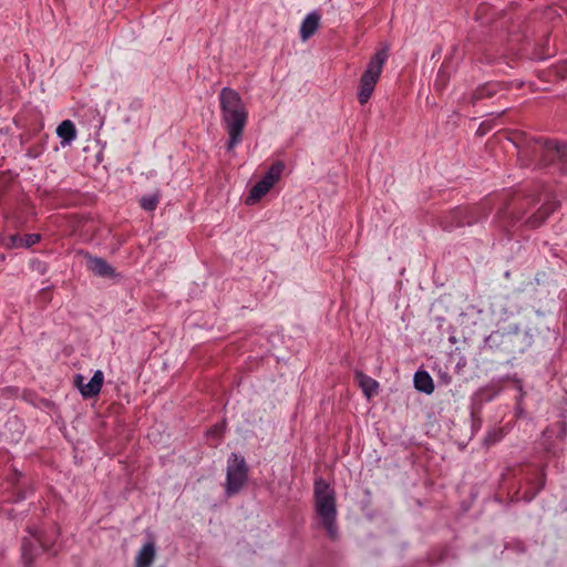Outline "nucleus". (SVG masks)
<instances>
[{
    "mask_svg": "<svg viewBox=\"0 0 567 567\" xmlns=\"http://www.w3.org/2000/svg\"><path fill=\"white\" fill-rule=\"evenodd\" d=\"M155 558V547L153 543L145 544L136 557L137 567H150Z\"/></svg>",
    "mask_w": 567,
    "mask_h": 567,
    "instance_id": "19",
    "label": "nucleus"
},
{
    "mask_svg": "<svg viewBox=\"0 0 567 567\" xmlns=\"http://www.w3.org/2000/svg\"><path fill=\"white\" fill-rule=\"evenodd\" d=\"M261 182H266L269 184V187L272 188V186L277 183L274 177L268 176L265 174V176L260 179Z\"/></svg>",
    "mask_w": 567,
    "mask_h": 567,
    "instance_id": "28",
    "label": "nucleus"
},
{
    "mask_svg": "<svg viewBox=\"0 0 567 567\" xmlns=\"http://www.w3.org/2000/svg\"><path fill=\"white\" fill-rule=\"evenodd\" d=\"M315 508L322 528L331 539H336L338 535L336 495L330 485L321 478L315 482Z\"/></svg>",
    "mask_w": 567,
    "mask_h": 567,
    "instance_id": "2",
    "label": "nucleus"
},
{
    "mask_svg": "<svg viewBox=\"0 0 567 567\" xmlns=\"http://www.w3.org/2000/svg\"><path fill=\"white\" fill-rule=\"evenodd\" d=\"M517 147L518 158L526 166L546 167L556 163L565 164L567 162L566 143L538 137L530 138Z\"/></svg>",
    "mask_w": 567,
    "mask_h": 567,
    "instance_id": "1",
    "label": "nucleus"
},
{
    "mask_svg": "<svg viewBox=\"0 0 567 567\" xmlns=\"http://www.w3.org/2000/svg\"><path fill=\"white\" fill-rule=\"evenodd\" d=\"M284 169L285 163L281 161H277L270 166L266 175L274 177V179L278 182L281 177Z\"/></svg>",
    "mask_w": 567,
    "mask_h": 567,
    "instance_id": "24",
    "label": "nucleus"
},
{
    "mask_svg": "<svg viewBox=\"0 0 567 567\" xmlns=\"http://www.w3.org/2000/svg\"><path fill=\"white\" fill-rule=\"evenodd\" d=\"M220 116L229 135L227 151H233L243 141L244 130L248 121V111L247 109L228 110V112L220 113Z\"/></svg>",
    "mask_w": 567,
    "mask_h": 567,
    "instance_id": "4",
    "label": "nucleus"
},
{
    "mask_svg": "<svg viewBox=\"0 0 567 567\" xmlns=\"http://www.w3.org/2000/svg\"><path fill=\"white\" fill-rule=\"evenodd\" d=\"M320 22V16L317 12H311L306 16L300 27V37L302 40H308L312 37Z\"/></svg>",
    "mask_w": 567,
    "mask_h": 567,
    "instance_id": "14",
    "label": "nucleus"
},
{
    "mask_svg": "<svg viewBox=\"0 0 567 567\" xmlns=\"http://www.w3.org/2000/svg\"><path fill=\"white\" fill-rule=\"evenodd\" d=\"M85 378L81 374H76L74 377V385L79 389V391L82 393L83 388L85 386Z\"/></svg>",
    "mask_w": 567,
    "mask_h": 567,
    "instance_id": "26",
    "label": "nucleus"
},
{
    "mask_svg": "<svg viewBox=\"0 0 567 567\" xmlns=\"http://www.w3.org/2000/svg\"><path fill=\"white\" fill-rule=\"evenodd\" d=\"M248 477V467L244 457L233 453L228 460L226 493L228 496L240 491L246 484Z\"/></svg>",
    "mask_w": 567,
    "mask_h": 567,
    "instance_id": "6",
    "label": "nucleus"
},
{
    "mask_svg": "<svg viewBox=\"0 0 567 567\" xmlns=\"http://www.w3.org/2000/svg\"><path fill=\"white\" fill-rule=\"evenodd\" d=\"M220 113L228 110H243L246 105L237 91L230 87H223L218 95Z\"/></svg>",
    "mask_w": 567,
    "mask_h": 567,
    "instance_id": "10",
    "label": "nucleus"
},
{
    "mask_svg": "<svg viewBox=\"0 0 567 567\" xmlns=\"http://www.w3.org/2000/svg\"><path fill=\"white\" fill-rule=\"evenodd\" d=\"M489 128H491L489 125L484 122L480 125V127L477 130V134L484 135Z\"/></svg>",
    "mask_w": 567,
    "mask_h": 567,
    "instance_id": "27",
    "label": "nucleus"
},
{
    "mask_svg": "<svg viewBox=\"0 0 567 567\" xmlns=\"http://www.w3.org/2000/svg\"><path fill=\"white\" fill-rule=\"evenodd\" d=\"M544 200L545 202L524 220V225L527 228L536 229L540 227L559 206L558 202L549 198L548 195L544 196Z\"/></svg>",
    "mask_w": 567,
    "mask_h": 567,
    "instance_id": "8",
    "label": "nucleus"
},
{
    "mask_svg": "<svg viewBox=\"0 0 567 567\" xmlns=\"http://www.w3.org/2000/svg\"><path fill=\"white\" fill-rule=\"evenodd\" d=\"M161 195L159 193H155L152 195H145L140 199V205L143 209L147 212H153L156 209L159 203Z\"/></svg>",
    "mask_w": 567,
    "mask_h": 567,
    "instance_id": "23",
    "label": "nucleus"
},
{
    "mask_svg": "<svg viewBox=\"0 0 567 567\" xmlns=\"http://www.w3.org/2000/svg\"><path fill=\"white\" fill-rule=\"evenodd\" d=\"M210 432H212V433H214V434H219V433H220V430H219V429H217V427H215V429H213Z\"/></svg>",
    "mask_w": 567,
    "mask_h": 567,
    "instance_id": "29",
    "label": "nucleus"
},
{
    "mask_svg": "<svg viewBox=\"0 0 567 567\" xmlns=\"http://www.w3.org/2000/svg\"><path fill=\"white\" fill-rule=\"evenodd\" d=\"M104 382V374L101 370L94 372L93 377L89 382H86L85 386L82 390V396L85 399L96 396L102 389Z\"/></svg>",
    "mask_w": 567,
    "mask_h": 567,
    "instance_id": "13",
    "label": "nucleus"
},
{
    "mask_svg": "<svg viewBox=\"0 0 567 567\" xmlns=\"http://www.w3.org/2000/svg\"><path fill=\"white\" fill-rule=\"evenodd\" d=\"M86 266L90 271L100 277L109 278L114 275L113 267L103 258L89 256Z\"/></svg>",
    "mask_w": 567,
    "mask_h": 567,
    "instance_id": "12",
    "label": "nucleus"
},
{
    "mask_svg": "<svg viewBox=\"0 0 567 567\" xmlns=\"http://www.w3.org/2000/svg\"><path fill=\"white\" fill-rule=\"evenodd\" d=\"M546 474L544 468L535 470L533 476L527 481V487L524 491L523 498L530 502L543 489Z\"/></svg>",
    "mask_w": 567,
    "mask_h": 567,
    "instance_id": "11",
    "label": "nucleus"
},
{
    "mask_svg": "<svg viewBox=\"0 0 567 567\" xmlns=\"http://www.w3.org/2000/svg\"><path fill=\"white\" fill-rule=\"evenodd\" d=\"M543 200L542 195H537L533 198H526V199H513V203L507 205L506 207L502 208L498 212V218L501 226L508 230L511 227L515 226L516 223L522 220L524 216L532 212L534 206Z\"/></svg>",
    "mask_w": 567,
    "mask_h": 567,
    "instance_id": "5",
    "label": "nucleus"
},
{
    "mask_svg": "<svg viewBox=\"0 0 567 567\" xmlns=\"http://www.w3.org/2000/svg\"><path fill=\"white\" fill-rule=\"evenodd\" d=\"M35 244V235L33 234H14L7 238L6 245L10 248H30Z\"/></svg>",
    "mask_w": 567,
    "mask_h": 567,
    "instance_id": "16",
    "label": "nucleus"
},
{
    "mask_svg": "<svg viewBox=\"0 0 567 567\" xmlns=\"http://www.w3.org/2000/svg\"><path fill=\"white\" fill-rule=\"evenodd\" d=\"M30 537H24L22 540V561L24 567H32L34 553H33V532L29 529Z\"/></svg>",
    "mask_w": 567,
    "mask_h": 567,
    "instance_id": "21",
    "label": "nucleus"
},
{
    "mask_svg": "<svg viewBox=\"0 0 567 567\" xmlns=\"http://www.w3.org/2000/svg\"><path fill=\"white\" fill-rule=\"evenodd\" d=\"M474 209L467 207H456L445 213L441 219V227L446 231H452L457 227L471 225L475 221Z\"/></svg>",
    "mask_w": 567,
    "mask_h": 567,
    "instance_id": "7",
    "label": "nucleus"
},
{
    "mask_svg": "<svg viewBox=\"0 0 567 567\" xmlns=\"http://www.w3.org/2000/svg\"><path fill=\"white\" fill-rule=\"evenodd\" d=\"M501 90H502V84L501 83H498V82H487V83L478 86L474 91V93L472 95V101L475 102V101H478V100H482V99L492 97L496 93H498Z\"/></svg>",
    "mask_w": 567,
    "mask_h": 567,
    "instance_id": "15",
    "label": "nucleus"
},
{
    "mask_svg": "<svg viewBox=\"0 0 567 567\" xmlns=\"http://www.w3.org/2000/svg\"><path fill=\"white\" fill-rule=\"evenodd\" d=\"M56 134L62 138V144H70L76 137V128L72 121L64 120L56 128Z\"/></svg>",
    "mask_w": 567,
    "mask_h": 567,
    "instance_id": "18",
    "label": "nucleus"
},
{
    "mask_svg": "<svg viewBox=\"0 0 567 567\" xmlns=\"http://www.w3.org/2000/svg\"><path fill=\"white\" fill-rule=\"evenodd\" d=\"M567 435V425L563 422H558L557 424L547 427L542 435L540 445L544 451L549 455L557 454V447L553 441V437L559 439L560 441Z\"/></svg>",
    "mask_w": 567,
    "mask_h": 567,
    "instance_id": "9",
    "label": "nucleus"
},
{
    "mask_svg": "<svg viewBox=\"0 0 567 567\" xmlns=\"http://www.w3.org/2000/svg\"><path fill=\"white\" fill-rule=\"evenodd\" d=\"M501 439H502V431L498 430V431H494V432L489 433L486 437V441L489 444H494V443L498 442Z\"/></svg>",
    "mask_w": 567,
    "mask_h": 567,
    "instance_id": "25",
    "label": "nucleus"
},
{
    "mask_svg": "<svg viewBox=\"0 0 567 567\" xmlns=\"http://www.w3.org/2000/svg\"><path fill=\"white\" fill-rule=\"evenodd\" d=\"M414 386L416 390L426 394H431L434 391L433 380L425 371H417L414 374Z\"/></svg>",
    "mask_w": 567,
    "mask_h": 567,
    "instance_id": "17",
    "label": "nucleus"
},
{
    "mask_svg": "<svg viewBox=\"0 0 567 567\" xmlns=\"http://www.w3.org/2000/svg\"><path fill=\"white\" fill-rule=\"evenodd\" d=\"M355 380L358 381L360 388L368 398H371L375 393L379 384L374 379L360 371H357Z\"/></svg>",
    "mask_w": 567,
    "mask_h": 567,
    "instance_id": "20",
    "label": "nucleus"
},
{
    "mask_svg": "<svg viewBox=\"0 0 567 567\" xmlns=\"http://www.w3.org/2000/svg\"><path fill=\"white\" fill-rule=\"evenodd\" d=\"M388 58V48H382L369 61L359 82L358 101L361 105H364L371 99Z\"/></svg>",
    "mask_w": 567,
    "mask_h": 567,
    "instance_id": "3",
    "label": "nucleus"
},
{
    "mask_svg": "<svg viewBox=\"0 0 567 567\" xmlns=\"http://www.w3.org/2000/svg\"><path fill=\"white\" fill-rule=\"evenodd\" d=\"M271 188L269 184L266 182L259 181L256 185H254L249 192V196L246 200L247 204H255L259 199H261Z\"/></svg>",
    "mask_w": 567,
    "mask_h": 567,
    "instance_id": "22",
    "label": "nucleus"
}]
</instances>
